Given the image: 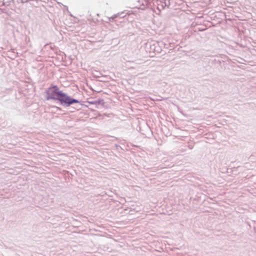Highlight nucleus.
I'll use <instances>...</instances> for the list:
<instances>
[{
  "instance_id": "2",
  "label": "nucleus",
  "mask_w": 256,
  "mask_h": 256,
  "mask_svg": "<svg viewBox=\"0 0 256 256\" xmlns=\"http://www.w3.org/2000/svg\"><path fill=\"white\" fill-rule=\"evenodd\" d=\"M145 0L147 4H150L152 3L154 0Z\"/></svg>"
},
{
  "instance_id": "1",
  "label": "nucleus",
  "mask_w": 256,
  "mask_h": 256,
  "mask_svg": "<svg viewBox=\"0 0 256 256\" xmlns=\"http://www.w3.org/2000/svg\"><path fill=\"white\" fill-rule=\"evenodd\" d=\"M46 94L48 100H58L61 104H67L68 106L78 102V100L71 98L60 90L56 86H52L48 88L46 91Z\"/></svg>"
}]
</instances>
